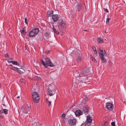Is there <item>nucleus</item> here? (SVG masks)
Instances as JSON below:
<instances>
[{"instance_id":"35","label":"nucleus","mask_w":126,"mask_h":126,"mask_svg":"<svg viewBox=\"0 0 126 126\" xmlns=\"http://www.w3.org/2000/svg\"><path fill=\"white\" fill-rule=\"evenodd\" d=\"M68 123L70 125L71 124V119H69L68 121Z\"/></svg>"},{"instance_id":"18","label":"nucleus","mask_w":126,"mask_h":126,"mask_svg":"<svg viewBox=\"0 0 126 126\" xmlns=\"http://www.w3.org/2000/svg\"><path fill=\"white\" fill-rule=\"evenodd\" d=\"M97 41L98 44L102 43H104L103 39L100 37L98 38Z\"/></svg>"},{"instance_id":"14","label":"nucleus","mask_w":126,"mask_h":126,"mask_svg":"<svg viewBox=\"0 0 126 126\" xmlns=\"http://www.w3.org/2000/svg\"><path fill=\"white\" fill-rule=\"evenodd\" d=\"M54 11L52 10L50 11H48L47 12V16L48 17L52 16L53 15Z\"/></svg>"},{"instance_id":"48","label":"nucleus","mask_w":126,"mask_h":126,"mask_svg":"<svg viewBox=\"0 0 126 126\" xmlns=\"http://www.w3.org/2000/svg\"><path fill=\"white\" fill-rule=\"evenodd\" d=\"M76 73H78V72H76Z\"/></svg>"},{"instance_id":"2","label":"nucleus","mask_w":126,"mask_h":126,"mask_svg":"<svg viewBox=\"0 0 126 126\" xmlns=\"http://www.w3.org/2000/svg\"><path fill=\"white\" fill-rule=\"evenodd\" d=\"M31 107L29 105L22 106L21 108L20 111L24 113L29 114L31 111Z\"/></svg>"},{"instance_id":"37","label":"nucleus","mask_w":126,"mask_h":126,"mask_svg":"<svg viewBox=\"0 0 126 126\" xmlns=\"http://www.w3.org/2000/svg\"><path fill=\"white\" fill-rule=\"evenodd\" d=\"M25 22L27 24H28L27 22V19L26 18H25Z\"/></svg>"},{"instance_id":"8","label":"nucleus","mask_w":126,"mask_h":126,"mask_svg":"<svg viewBox=\"0 0 126 126\" xmlns=\"http://www.w3.org/2000/svg\"><path fill=\"white\" fill-rule=\"evenodd\" d=\"M45 64L47 66H48L50 67H53L54 65L50 61V59L48 58H45Z\"/></svg>"},{"instance_id":"25","label":"nucleus","mask_w":126,"mask_h":126,"mask_svg":"<svg viewBox=\"0 0 126 126\" xmlns=\"http://www.w3.org/2000/svg\"><path fill=\"white\" fill-rule=\"evenodd\" d=\"M90 58L91 60L93 62H94L95 63H96L97 62L96 60L95 59V58L94 57H91Z\"/></svg>"},{"instance_id":"21","label":"nucleus","mask_w":126,"mask_h":126,"mask_svg":"<svg viewBox=\"0 0 126 126\" xmlns=\"http://www.w3.org/2000/svg\"><path fill=\"white\" fill-rule=\"evenodd\" d=\"M92 48L94 51V54L97 55V53L95 47L94 46H93L92 47Z\"/></svg>"},{"instance_id":"13","label":"nucleus","mask_w":126,"mask_h":126,"mask_svg":"<svg viewBox=\"0 0 126 126\" xmlns=\"http://www.w3.org/2000/svg\"><path fill=\"white\" fill-rule=\"evenodd\" d=\"M77 123V120L76 119H71V126H75Z\"/></svg>"},{"instance_id":"47","label":"nucleus","mask_w":126,"mask_h":126,"mask_svg":"<svg viewBox=\"0 0 126 126\" xmlns=\"http://www.w3.org/2000/svg\"><path fill=\"white\" fill-rule=\"evenodd\" d=\"M84 31H86V30H84Z\"/></svg>"},{"instance_id":"31","label":"nucleus","mask_w":126,"mask_h":126,"mask_svg":"<svg viewBox=\"0 0 126 126\" xmlns=\"http://www.w3.org/2000/svg\"><path fill=\"white\" fill-rule=\"evenodd\" d=\"M47 103V104L48 107H49L50 106L51 104V102L50 101H48Z\"/></svg>"},{"instance_id":"12","label":"nucleus","mask_w":126,"mask_h":126,"mask_svg":"<svg viewBox=\"0 0 126 126\" xmlns=\"http://www.w3.org/2000/svg\"><path fill=\"white\" fill-rule=\"evenodd\" d=\"M52 18L54 22H56L59 18V16L57 14L53 15L52 16Z\"/></svg>"},{"instance_id":"33","label":"nucleus","mask_w":126,"mask_h":126,"mask_svg":"<svg viewBox=\"0 0 126 126\" xmlns=\"http://www.w3.org/2000/svg\"><path fill=\"white\" fill-rule=\"evenodd\" d=\"M103 9L107 13H108L109 12V11L107 9L104 8Z\"/></svg>"},{"instance_id":"9","label":"nucleus","mask_w":126,"mask_h":126,"mask_svg":"<svg viewBox=\"0 0 126 126\" xmlns=\"http://www.w3.org/2000/svg\"><path fill=\"white\" fill-rule=\"evenodd\" d=\"M83 114V111L80 110H77L75 112V114L76 116H80L82 115Z\"/></svg>"},{"instance_id":"5","label":"nucleus","mask_w":126,"mask_h":126,"mask_svg":"<svg viewBox=\"0 0 126 126\" xmlns=\"http://www.w3.org/2000/svg\"><path fill=\"white\" fill-rule=\"evenodd\" d=\"M33 100L35 103H38L40 99V97L39 94L36 92H33L32 94Z\"/></svg>"},{"instance_id":"4","label":"nucleus","mask_w":126,"mask_h":126,"mask_svg":"<svg viewBox=\"0 0 126 126\" xmlns=\"http://www.w3.org/2000/svg\"><path fill=\"white\" fill-rule=\"evenodd\" d=\"M39 31L38 29H33L29 32V34H27V36L29 37L34 36L37 34Z\"/></svg>"},{"instance_id":"43","label":"nucleus","mask_w":126,"mask_h":126,"mask_svg":"<svg viewBox=\"0 0 126 126\" xmlns=\"http://www.w3.org/2000/svg\"><path fill=\"white\" fill-rule=\"evenodd\" d=\"M49 51H46V53H49Z\"/></svg>"},{"instance_id":"41","label":"nucleus","mask_w":126,"mask_h":126,"mask_svg":"<svg viewBox=\"0 0 126 126\" xmlns=\"http://www.w3.org/2000/svg\"><path fill=\"white\" fill-rule=\"evenodd\" d=\"M24 49L25 50H26L27 49V47H26V45H25V47L24 48Z\"/></svg>"},{"instance_id":"39","label":"nucleus","mask_w":126,"mask_h":126,"mask_svg":"<svg viewBox=\"0 0 126 126\" xmlns=\"http://www.w3.org/2000/svg\"><path fill=\"white\" fill-rule=\"evenodd\" d=\"M8 56V55L7 54H6L5 55V57H7Z\"/></svg>"},{"instance_id":"22","label":"nucleus","mask_w":126,"mask_h":126,"mask_svg":"<svg viewBox=\"0 0 126 126\" xmlns=\"http://www.w3.org/2000/svg\"><path fill=\"white\" fill-rule=\"evenodd\" d=\"M52 30L56 34H59V32H58V30L57 31H56V29L54 28L53 25V26Z\"/></svg>"},{"instance_id":"24","label":"nucleus","mask_w":126,"mask_h":126,"mask_svg":"<svg viewBox=\"0 0 126 126\" xmlns=\"http://www.w3.org/2000/svg\"><path fill=\"white\" fill-rule=\"evenodd\" d=\"M10 69L16 71H17V72H18V69H19V68L17 67H12L10 68Z\"/></svg>"},{"instance_id":"40","label":"nucleus","mask_w":126,"mask_h":126,"mask_svg":"<svg viewBox=\"0 0 126 126\" xmlns=\"http://www.w3.org/2000/svg\"><path fill=\"white\" fill-rule=\"evenodd\" d=\"M48 101H48V100L47 98L46 99V102L47 103V102Z\"/></svg>"},{"instance_id":"10","label":"nucleus","mask_w":126,"mask_h":126,"mask_svg":"<svg viewBox=\"0 0 126 126\" xmlns=\"http://www.w3.org/2000/svg\"><path fill=\"white\" fill-rule=\"evenodd\" d=\"M106 107L107 109L109 110H112L113 109V106L112 104L110 103H107Z\"/></svg>"},{"instance_id":"45","label":"nucleus","mask_w":126,"mask_h":126,"mask_svg":"<svg viewBox=\"0 0 126 126\" xmlns=\"http://www.w3.org/2000/svg\"><path fill=\"white\" fill-rule=\"evenodd\" d=\"M17 98H19V96H18L17 97Z\"/></svg>"},{"instance_id":"16","label":"nucleus","mask_w":126,"mask_h":126,"mask_svg":"<svg viewBox=\"0 0 126 126\" xmlns=\"http://www.w3.org/2000/svg\"><path fill=\"white\" fill-rule=\"evenodd\" d=\"M81 126H91V124L85 121V122L82 124Z\"/></svg>"},{"instance_id":"34","label":"nucleus","mask_w":126,"mask_h":126,"mask_svg":"<svg viewBox=\"0 0 126 126\" xmlns=\"http://www.w3.org/2000/svg\"><path fill=\"white\" fill-rule=\"evenodd\" d=\"M111 125L112 126H115V123L114 122H113L111 123Z\"/></svg>"},{"instance_id":"26","label":"nucleus","mask_w":126,"mask_h":126,"mask_svg":"<svg viewBox=\"0 0 126 126\" xmlns=\"http://www.w3.org/2000/svg\"><path fill=\"white\" fill-rule=\"evenodd\" d=\"M62 117H63V118L62 119L63 120V121H64L65 120V115L64 113H63L61 115Z\"/></svg>"},{"instance_id":"17","label":"nucleus","mask_w":126,"mask_h":126,"mask_svg":"<svg viewBox=\"0 0 126 126\" xmlns=\"http://www.w3.org/2000/svg\"><path fill=\"white\" fill-rule=\"evenodd\" d=\"M81 54H79V56L78 57L77 59V61L78 63H79L81 62Z\"/></svg>"},{"instance_id":"6","label":"nucleus","mask_w":126,"mask_h":126,"mask_svg":"<svg viewBox=\"0 0 126 126\" xmlns=\"http://www.w3.org/2000/svg\"><path fill=\"white\" fill-rule=\"evenodd\" d=\"M52 87H54V89L55 88V86L54 85L50 86L47 89V93L50 96H52L54 94V93H53L54 91V90L52 88Z\"/></svg>"},{"instance_id":"3","label":"nucleus","mask_w":126,"mask_h":126,"mask_svg":"<svg viewBox=\"0 0 126 126\" xmlns=\"http://www.w3.org/2000/svg\"><path fill=\"white\" fill-rule=\"evenodd\" d=\"M57 26L59 29L61 30L65 27L66 24L62 19H60L58 20Z\"/></svg>"},{"instance_id":"7","label":"nucleus","mask_w":126,"mask_h":126,"mask_svg":"<svg viewBox=\"0 0 126 126\" xmlns=\"http://www.w3.org/2000/svg\"><path fill=\"white\" fill-rule=\"evenodd\" d=\"M89 73V71L86 68L84 69L81 71L80 72V74L79 75L80 77H82L88 75Z\"/></svg>"},{"instance_id":"30","label":"nucleus","mask_w":126,"mask_h":126,"mask_svg":"<svg viewBox=\"0 0 126 126\" xmlns=\"http://www.w3.org/2000/svg\"><path fill=\"white\" fill-rule=\"evenodd\" d=\"M20 82L21 83H25V81L24 79H20Z\"/></svg>"},{"instance_id":"42","label":"nucleus","mask_w":126,"mask_h":126,"mask_svg":"<svg viewBox=\"0 0 126 126\" xmlns=\"http://www.w3.org/2000/svg\"><path fill=\"white\" fill-rule=\"evenodd\" d=\"M46 35L47 36H49V35L48 33H46Z\"/></svg>"},{"instance_id":"15","label":"nucleus","mask_w":126,"mask_h":126,"mask_svg":"<svg viewBox=\"0 0 126 126\" xmlns=\"http://www.w3.org/2000/svg\"><path fill=\"white\" fill-rule=\"evenodd\" d=\"M20 32L22 34L26 35L27 34V32L26 31L25 27H24L22 30H20Z\"/></svg>"},{"instance_id":"11","label":"nucleus","mask_w":126,"mask_h":126,"mask_svg":"<svg viewBox=\"0 0 126 126\" xmlns=\"http://www.w3.org/2000/svg\"><path fill=\"white\" fill-rule=\"evenodd\" d=\"M86 117V120L85 121L91 124L92 121V119L89 115H87Z\"/></svg>"},{"instance_id":"1","label":"nucleus","mask_w":126,"mask_h":126,"mask_svg":"<svg viewBox=\"0 0 126 126\" xmlns=\"http://www.w3.org/2000/svg\"><path fill=\"white\" fill-rule=\"evenodd\" d=\"M99 50L100 51L99 52L100 57L101 60L103 63H105L106 60L105 57L107 56V54L105 50L102 49L101 48H99Z\"/></svg>"},{"instance_id":"27","label":"nucleus","mask_w":126,"mask_h":126,"mask_svg":"<svg viewBox=\"0 0 126 126\" xmlns=\"http://www.w3.org/2000/svg\"><path fill=\"white\" fill-rule=\"evenodd\" d=\"M42 64L44 65L45 67L47 68V66L46 65L45 62H44L43 60H42Z\"/></svg>"},{"instance_id":"46","label":"nucleus","mask_w":126,"mask_h":126,"mask_svg":"<svg viewBox=\"0 0 126 126\" xmlns=\"http://www.w3.org/2000/svg\"><path fill=\"white\" fill-rule=\"evenodd\" d=\"M6 66H8V65L7 64H6Z\"/></svg>"},{"instance_id":"23","label":"nucleus","mask_w":126,"mask_h":126,"mask_svg":"<svg viewBox=\"0 0 126 126\" xmlns=\"http://www.w3.org/2000/svg\"><path fill=\"white\" fill-rule=\"evenodd\" d=\"M12 61V63L13 64L18 66L19 65L18 63H17V61Z\"/></svg>"},{"instance_id":"36","label":"nucleus","mask_w":126,"mask_h":126,"mask_svg":"<svg viewBox=\"0 0 126 126\" xmlns=\"http://www.w3.org/2000/svg\"><path fill=\"white\" fill-rule=\"evenodd\" d=\"M3 109L1 110H0V114H1L3 112Z\"/></svg>"},{"instance_id":"32","label":"nucleus","mask_w":126,"mask_h":126,"mask_svg":"<svg viewBox=\"0 0 126 126\" xmlns=\"http://www.w3.org/2000/svg\"><path fill=\"white\" fill-rule=\"evenodd\" d=\"M110 19L109 18H107V19L106 22L107 24L109 22V20Z\"/></svg>"},{"instance_id":"20","label":"nucleus","mask_w":126,"mask_h":126,"mask_svg":"<svg viewBox=\"0 0 126 126\" xmlns=\"http://www.w3.org/2000/svg\"><path fill=\"white\" fill-rule=\"evenodd\" d=\"M77 9L79 11H80L82 9L81 5H79V4L78 3V2H77Z\"/></svg>"},{"instance_id":"19","label":"nucleus","mask_w":126,"mask_h":126,"mask_svg":"<svg viewBox=\"0 0 126 126\" xmlns=\"http://www.w3.org/2000/svg\"><path fill=\"white\" fill-rule=\"evenodd\" d=\"M25 72V70L22 68H20L18 69V72L21 74Z\"/></svg>"},{"instance_id":"29","label":"nucleus","mask_w":126,"mask_h":126,"mask_svg":"<svg viewBox=\"0 0 126 126\" xmlns=\"http://www.w3.org/2000/svg\"><path fill=\"white\" fill-rule=\"evenodd\" d=\"M8 110L6 109H3V112L6 114H7Z\"/></svg>"},{"instance_id":"28","label":"nucleus","mask_w":126,"mask_h":126,"mask_svg":"<svg viewBox=\"0 0 126 126\" xmlns=\"http://www.w3.org/2000/svg\"><path fill=\"white\" fill-rule=\"evenodd\" d=\"M88 109L87 108H84V109H83V111H84V113H87L88 111Z\"/></svg>"},{"instance_id":"38","label":"nucleus","mask_w":126,"mask_h":126,"mask_svg":"<svg viewBox=\"0 0 126 126\" xmlns=\"http://www.w3.org/2000/svg\"><path fill=\"white\" fill-rule=\"evenodd\" d=\"M12 61H8V60L7 61V62L9 63H12Z\"/></svg>"},{"instance_id":"44","label":"nucleus","mask_w":126,"mask_h":126,"mask_svg":"<svg viewBox=\"0 0 126 126\" xmlns=\"http://www.w3.org/2000/svg\"><path fill=\"white\" fill-rule=\"evenodd\" d=\"M9 65L10 66H12V65L11 64Z\"/></svg>"}]
</instances>
